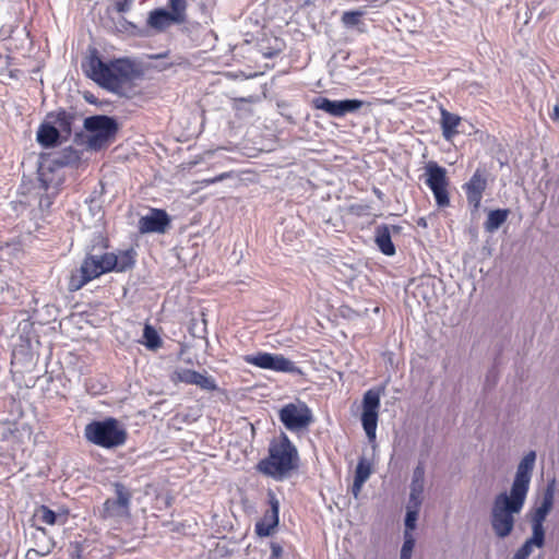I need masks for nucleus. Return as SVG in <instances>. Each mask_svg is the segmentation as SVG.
I'll list each match as a JSON object with an SVG mask.
<instances>
[{
    "label": "nucleus",
    "instance_id": "de8ad7c7",
    "mask_svg": "<svg viewBox=\"0 0 559 559\" xmlns=\"http://www.w3.org/2000/svg\"><path fill=\"white\" fill-rule=\"evenodd\" d=\"M100 243H102V248L103 249H108L109 248V240L105 237H100Z\"/></svg>",
    "mask_w": 559,
    "mask_h": 559
},
{
    "label": "nucleus",
    "instance_id": "37998d69",
    "mask_svg": "<svg viewBox=\"0 0 559 559\" xmlns=\"http://www.w3.org/2000/svg\"><path fill=\"white\" fill-rule=\"evenodd\" d=\"M365 483L366 481H358V479L354 478L353 492L355 496H357L359 493V491L361 490V487Z\"/></svg>",
    "mask_w": 559,
    "mask_h": 559
},
{
    "label": "nucleus",
    "instance_id": "09e8293b",
    "mask_svg": "<svg viewBox=\"0 0 559 559\" xmlns=\"http://www.w3.org/2000/svg\"><path fill=\"white\" fill-rule=\"evenodd\" d=\"M374 193H376V195H378V197H381V194H382V192H381L379 189H377V188L374 189Z\"/></svg>",
    "mask_w": 559,
    "mask_h": 559
},
{
    "label": "nucleus",
    "instance_id": "b1692460",
    "mask_svg": "<svg viewBox=\"0 0 559 559\" xmlns=\"http://www.w3.org/2000/svg\"><path fill=\"white\" fill-rule=\"evenodd\" d=\"M49 117H52L50 115ZM74 117L66 110H60L53 116V123L57 124L59 132H64L70 135L72 132V123Z\"/></svg>",
    "mask_w": 559,
    "mask_h": 559
},
{
    "label": "nucleus",
    "instance_id": "9d476101",
    "mask_svg": "<svg viewBox=\"0 0 559 559\" xmlns=\"http://www.w3.org/2000/svg\"><path fill=\"white\" fill-rule=\"evenodd\" d=\"M114 487L116 498H108L105 500L103 504L100 516L104 520L111 518H123L129 515L131 492L121 483H115Z\"/></svg>",
    "mask_w": 559,
    "mask_h": 559
},
{
    "label": "nucleus",
    "instance_id": "a19ab883",
    "mask_svg": "<svg viewBox=\"0 0 559 559\" xmlns=\"http://www.w3.org/2000/svg\"><path fill=\"white\" fill-rule=\"evenodd\" d=\"M71 547H72V550L70 554V559H84L83 555H82L83 548L80 543L71 544Z\"/></svg>",
    "mask_w": 559,
    "mask_h": 559
},
{
    "label": "nucleus",
    "instance_id": "79ce46f5",
    "mask_svg": "<svg viewBox=\"0 0 559 559\" xmlns=\"http://www.w3.org/2000/svg\"><path fill=\"white\" fill-rule=\"evenodd\" d=\"M352 210H353L356 214L361 215V214H367V213H369V211H370V206H369V205H361V204H359V205H353V206H352Z\"/></svg>",
    "mask_w": 559,
    "mask_h": 559
},
{
    "label": "nucleus",
    "instance_id": "ea45409f",
    "mask_svg": "<svg viewBox=\"0 0 559 559\" xmlns=\"http://www.w3.org/2000/svg\"><path fill=\"white\" fill-rule=\"evenodd\" d=\"M133 0H118L115 3V9L118 13H126L130 10Z\"/></svg>",
    "mask_w": 559,
    "mask_h": 559
},
{
    "label": "nucleus",
    "instance_id": "f257e3e1",
    "mask_svg": "<svg viewBox=\"0 0 559 559\" xmlns=\"http://www.w3.org/2000/svg\"><path fill=\"white\" fill-rule=\"evenodd\" d=\"M136 252L130 248L115 252H105L100 255L86 253L81 266L74 270L68 281V289L78 292L86 284L103 274L110 272H126L135 264Z\"/></svg>",
    "mask_w": 559,
    "mask_h": 559
},
{
    "label": "nucleus",
    "instance_id": "5701e85b",
    "mask_svg": "<svg viewBox=\"0 0 559 559\" xmlns=\"http://www.w3.org/2000/svg\"><path fill=\"white\" fill-rule=\"evenodd\" d=\"M173 21H176V17L164 9L153 10L148 16L150 26L157 29L165 28Z\"/></svg>",
    "mask_w": 559,
    "mask_h": 559
},
{
    "label": "nucleus",
    "instance_id": "4be33fe9",
    "mask_svg": "<svg viewBox=\"0 0 559 559\" xmlns=\"http://www.w3.org/2000/svg\"><path fill=\"white\" fill-rule=\"evenodd\" d=\"M509 209H497L488 213L487 219L484 223V228L488 233L497 230L509 217Z\"/></svg>",
    "mask_w": 559,
    "mask_h": 559
},
{
    "label": "nucleus",
    "instance_id": "72a5a7b5",
    "mask_svg": "<svg viewBox=\"0 0 559 559\" xmlns=\"http://www.w3.org/2000/svg\"><path fill=\"white\" fill-rule=\"evenodd\" d=\"M418 509H419V507L416 508L413 503H411V506L408 507V510L406 512V518H405V526H406L405 532H409L415 528V523H416L417 516H418Z\"/></svg>",
    "mask_w": 559,
    "mask_h": 559
},
{
    "label": "nucleus",
    "instance_id": "20e7f679",
    "mask_svg": "<svg viewBox=\"0 0 559 559\" xmlns=\"http://www.w3.org/2000/svg\"><path fill=\"white\" fill-rule=\"evenodd\" d=\"M84 437L95 445L114 449L127 442L128 432L117 418L107 417L103 420L88 423L84 428Z\"/></svg>",
    "mask_w": 559,
    "mask_h": 559
},
{
    "label": "nucleus",
    "instance_id": "4c0bfd02",
    "mask_svg": "<svg viewBox=\"0 0 559 559\" xmlns=\"http://www.w3.org/2000/svg\"><path fill=\"white\" fill-rule=\"evenodd\" d=\"M13 58L11 56H7V66L8 69L0 72V75H7L11 80H19L22 75V71L20 69H9L12 64Z\"/></svg>",
    "mask_w": 559,
    "mask_h": 559
},
{
    "label": "nucleus",
    "instance_id": "9b49d317",
    "mask_svg": "<svg viewBox=\"0 0 559 559\" xmlns=\"http://www.w3.org/2000/svg\"><path fill=\"white\" fill-rule=\"evenodd\" d=\"M487 187L488 173L485 168H477L469 180L462 186L467 203L474 212L479 210Z\"/></svg>",
    "mask_w": 559,
    "mask_h": 559
},
{
    "label": "nucleus",
    "instance_id": "2eb2a0df",
    "mask_svg": "<svg viewBox=\"0 0 559 559\" xmlns=\"http://www.w3.org/2000/svg\"><path fill=\"white\" fill-rule=\"evenodd\" d=\"M535 460L536 453L534 451H530L520 462L511 487V492L516 497L521 496L526 498Z\"/></svg>",
    "mask_w": 559,
    "mask_h": 559
},
{
    "label": "nucleus",
    "instance_id": "6e6552de",
    "mask_svg": "<svg viewBox=\"0 0 559 559\" xmlns=\"http://www.w3.org/2000/svg\"><path fill=\"white\" fill-rule=\"evenodd\" d=\"M243 361L254 367L276 372L296 373L300 372L294 361L282 354L258 352L257 354L245 355Z\"/></svg>",
    "mask_w": 559,
    "mask_h": 559
},
{
    "label": "nucleus",
    "instance_id": "1a4fd4ad",
    "mask_svg": "<svg viewBox=\"0 0 559 559\" xmlns=\"http://www.w3.org/2000/svg\"><path fill=\"white\" fill-rule=\"evenodd\" d=\"M380 408V394L377 391L368 390L362 397L361 424L369 442L376 441Z\"/></svg>",
    "mask_w": 559,
    "mask_h": 559
},
{
    "label": "nucleus",
    "instance_id": "dca6fc26",
    "mask_svg": "<svg viewBox=\"0 0 559 559\" xmlns=\"http://www.w3.org/2000/svg\"><path fill=\"white\" fill-rule=\"evenodd\" d=\"M170 225V218L165 210L152 209L150 213L139 219L140 234H164Z\"/></svg>",
    "mask_w": 559,
    "mask_h": 559
},
{
    "label": "nucleus",
    "instance_id": "c9c22d12",
    "mask_svg": "<svg viewBox=\"0 0 559 559\" xmlns=\"http://www.w3.org/2000/svg\"><path fill=\"white\" fill-rule=\"evenodd\" d=\"M62 158L63 165H76L81 160V155L76 150L69 147L64 150Z\"/></svg>",
    "mask_w": 559,
    "mask_h": 559
},
{
    "label": "nucleus",
    "instance_id": "f8f14e48",
    "mask_svg": "<svg viewBox=\"0 0 559 559\" xmlns=\"http://www.w3.org/2000/svg\"><path fill=\"white\" fill-rule=\"evenodd\" d=\"M314 109L323 110L333 117H344L362 106L359 99L331 100L323 96L314 97L311 102Z\"/></svg>",
    "mask_w": 559,
    "mask_h": 559
},
{
    "label": "nucleus",
    "instance_id": "2f4dec72",
    "mask_svg": "<svg viewBox=\"0 0 559 559\" xmlns=\"http://www.w3.org/2000/svg\"><path fill=\"white\" fill-rule=\"evenodd\" d=\"M533 528V536L527 539V542H531L532 545H535L537 547H543L545 542V532L543 525L539 524H532Z\"/></svg>",
    "mask_w": 559,
    "mask_h": 559
},
{
    "label": "nucleus",
    "instance_id": "c756f323",
    "mask_svg": "<svg viewBox=\"0 0 559 559\" xmlns=\"http://www.w3.org/2000/svg\"><path fill=\"white\" fill-rule=\"evenodd\" d=\"M371 475V465L366 459H360L356 466L355 477L358 481H367Z\"/></svg>",
    "mask_w": 559,
    "mask_h": 559
},
{
    "label": "nucleus",
    "instance_id": "aec40b11",
    "mask_svg": "<svg viewBox=\"0 0 559 559\" xmlns=\"http://www.w3.org/2000/svg\"><path fill=\"white\" fill-rule=\"evenodd\" d=\"M425 483V467L423 463H419L414 469L413 480L411 486L409 503H413L416 508L421 504V497L424 492Z\"/></svg>",
    "mask_w": 559,
    "mask_h": 559
},
{
    "label": "nucleus",
    "instance_id": "a18cd8bd",
    "mask_svg": "<svg viewBox=\"0 0 559 559\" xmlns=\"http://www.w3.org/2000/svg\"><path fill=\"white\" fill-rule=\"evenodd\" d=\"M254 100V98L252 96H249V97H240V98H235L234 102L237 103V102H241V103H252Z\"/></svg>",
    "mask_w": 559,
    "mask_h": 559
},
{
    "label": "nucleus",
    "instance_id": "f03ea898",
    "mask_svg": "<svg viewBox=\"0 0 559 559\" xmlns=\"http://www.w3.org/2000/svg\"><path fill=\"white\" fill-rule=\"evenodd\" d=\"M300 467V456L297 447L282 432L271 440L267 455L261 459L255 469L262 475L276 481L290 478Z\"/></svg>",
    "mask_w": 559,
    "mask_h": 559
},
{
    "label": "nucleus",
    "instance_id": "49530a36",
    "mask_svg": "<svg viewBox=\"0 0 559 559\" xmlns=\"http://www.w3.org/2000/svg\"><path fill=\"white\" fill-rule=\"evenodd\" d=\"M551 119L559 120V106L558 105H556L554 108V112L551 114Z\"/></svg>",
    "mask_w": 559,
    "mask_h": 559
},
{
    "label": "nucleus",
    "instance_id": "ddd939ff",
    "mask_svg": "<svg viewBox=\"0 0 559 559\" xmlns=\"http://www.w3.org/2000/svg\"><path fill=\"white\" fill-rule=\"evenodd\" d=\"M170 380L175 384H194L199 386L201 390L209 392H213L218 389L216 381L212 376H209L206 372L201 373L199 371L187 368H180L175 370L170 376Z\"/></svg>",
    "mask_w": 559,
    "mask_h": 559
},
{
    "label": "nucleus",
    "instance_id": "a211bd4d",
    "mask_svg": "<svg viewBox=\"0 0 559 559\" xmlns=\"http://www.w3.org/2000/svg\"><path fill=\"white\" fill-rule=\"evenodd\" d=\"M391 230L394 234H399L401 231V227L397 225L389 226V225L382 224L376 228V233H374L376 245L378 246L379 250L383 254L389 255V257L394 255L395 251H396L395 246L391 239Z\"/></svg>",
    "mask_w": 559,
    "mask_h": 559
},
{
    "label": "nucleus",
    "instance_id": "8fccbe9b",
    "mask_svg": "<svg viewBox=\"0 0 559 559\" xmlns=\"http://www.w3.org/2000/svg\"><path fill=\"white\" fill-rule=\"evenodd\" d=\"M37 530L40 531L44 535L47 534V531L45 528H43V527H38Z\"/></svg>",
    "mask_w": 559,
    "mask_h": 559
},
{
    "label": "nucleus",
    "instance_id": "412c9836",
    "mask_svg": "<svg viewBox=\"0 0 559 559\" xmlns=\"http://www.w3.org/2000/svg\"><path fill=\"white\" fill-rule=\"evenodd\" d=\"M59 136V129L48 123H43L37 132V141L45 147L55 146L58 143Z\"/></svg>",
    "mask_w": 559,
    "mask_h": 559
},
{
    "label": "nucleus",
    "instance_id": "4468645a",
    "mask_svg": "<svg viewBox=\"0 0 559 559\" xmlns=\"http://www.w3.org/2000/svg\"><path fill=\"white\" fill-rule=\"evenodd\" d=\"M270 510H266L261 520L255 523L254 532L259 537H267L273 534L280 523V501L276 495L267 491Z\"/></svg>",
    "mask_w": 559,
    "mask_h": 559
},
{
    "label": "nucleus",
    "instance_id": "58836bf2",
    "mask_svg": "<svg viewBox=\"0 0 559 559\" xmlns=\"http://www.w3.org/2000/svg\"><path fill=\"white\" fill-rule=\"evenodd\" d=\"M532 551L531 542H525L524 545L516 551L514 558L516 559H526Z\"/></svg>",
    "mask_w": 559,
    "mask_h": 559
},
{
    "label": "nucleus",
    "instance_id": "39448f33",
    "mask_svg": "<svg viewBox=\"0 0 559 559\" xmlns=\"http://www.w3.org/2000/svg\"><path fill=\"white\" fill-rule=\"evenodd\" d=\"M524 497H516L510 492L499 493L493 501L491 509V526L499 538H504L511 534L514 527V513H519L524 504Z\"/></svg>",
    "mask_w": 559,
    "mask_h": 559
},
{
    "label": "nucleus",
    "instance_id": "bb28decb",
    "mask_svg": "<svg viewBox=\"0 0 559 559\" xmlns=\"http://www.w3.org/2000/svg\"><path fill=\"white\" fill-rule=\"evenodd\" d=\"M115 136L106 135V134H98V133H92L88 136L87 145L90 148L94 151H99L110 143L111 140H114Z\"/></svg>",
    "mask_w": 559,
    "mask_h": 559
},
{
    "label": "nucleus",
    "instance_id": "473e14b6",
    "mask_svg": "<svg viewBox=\"0 0 559 559\" xmlns=\"http://www.w3.org/2000/svg\"><path fill=\"white\" fill-rule=\"evenodd\" d=\"M414 546L415 539L412 534L409 532H405V539L401 549V559H411Z\"/></svg>",
    "mask_w": 559,
    "mask_h": 559
},
{
    "label": "nucleus",
    "instance_id": "7ed1b4c3",
    "mask_svg": "<svg viewBox=\"0 0 559 559\" xmlns=\"http://www.w3.org/2000/svg\"><path fill=\"white\" fill-rule=\"evenodd\" d=\"M85 73L102 87L126 95L124 88L134 79L136 71L127 59H116L107 63L97 55H92L85 66Z\"/></svg>",
    "mask_w": 559,
    "mask_h": 559
},
{
    "label": "nucleus",
    "instance_id": "e433bc0d",
    "mask_svg": "<svg viewBox=\"0 0 559 559\" xmlns=\"http://www.w3.org/2000/svg\"><path fill=\"white\" fill-rule=\"evenodd\" d=\"M233 175V171H226V173H222L213 178H206V179H202L200 181H198L197 183L200 186V188H205V187H209L213 183H216L218 181H223L227 178H230Z\"/></svg>",
    "mask_w": 559,
    "mask_h": 559
},
{
    "label": "nucleus",
    "instance_id": "393cba45",
    "mask_svg": "<svg viewBox=\"0 0 559 559\" xmlns=\"http://www.w3.org/2000/svg\"><path fill=\"white\" fill-rule=\"evenodd\" d=\"M143 337H144V345L148 349H153L154 350V349H157V348L162 347V345H163L162 338L159 337L158 333L150 324H146L144 326Z\"/></svg>",
    "mask_w": 559,
    "mask_h": 559
},
{
    "label": "nucleus",
    "instance_id": "f3484780",
    "mask_svg": "<svg viewBox=\"0 0 559 559\" xmlns=\"http://www.w3.org/2000/svg\"><path fill=\"white\" fill-rule=\"evenodd\" d=\"M84 128L91 133L116 136L118 132L117 121L108 116L96 115L84 120Z\"/></svg>",
    "mask_w": 559,
    "mask_h": 559
},
{
    "label": "nucleus",
    "instance_id": "6ab92c4d",
    "mask_svg": "<svg viewBox=\"0 0 559 559\" xmlns=\"http://www.w3.org/2000/svg\"><path fill=\"white\" fill-rule=\"evenodd\" d=\"M462 118L447 110L444 107H440V127L442 135L445 140H452L459 133V126L461 124Z\"/></svg>",
    "mask_w": 559,
    "mask_h": 559
},
{
    "label": "nucleus",
    "instance_id": "c85d7f7f",
    "mask_svg": "<svg viewBox=\"0 0 559 559\" xmlns=\"http://www.w3.org/2000/svg\"><path fill=\"white\" fill-rule=\"evenodd\" d=\"M364 12L361 11H346L342 15V23L344 26L352 28L361 24V17Z\"/></svg>",
    "mask_w": 559,
    "mask_h": 559
},
{
    "label": "nucleus",
    "instance_id": "a878e982",
    "mask_svg": "<svg viewBox=\"0 0 559 559\" xmlns=\"http://www.w3.org/2000/svg\"><path fill=\"white\" fill-rule=\"evenodd\" d=\"M551 507H552V496L550 493L544 498L542 504L536 509V511L533 515L532 524L543 525Z\"/></svg>",
    "mask_w": 559,
    "mask_h": 559
},
{
    "label": "nucleus",
    "instance_id": "7c9ffc66",
    "mask_svg": "<svg viewBox=\"0 0 559 559\" xmlns=\"http://www.w3.org/2000/svg\"><path fill=\"white\" fill-rule=\"evenodd\" d=\"M168 4L176 21L181 20L187 9L186 0H168Z\"/></svg>",
    "mask_w": 559,
    "mask_h": 559
},
{
    "label": "nucleus",
    "instance_id": "cd10ccee",
    "mask_svg": "<svg viewBox=\"0 0 559 559\" xmlns=\"http://www.w3.org/2000/svg\"><path fill=\"white\" fill-rule=\"evenodd\" d=\"M35 518L47 525H55L57 522V514L47 506H40L37 508Z\"/></svg>",
    "mask_w": 559,
    "mask_h": 559
},
{
    "label": "nucleus",
    "instance_id": "423d86ee",
    "mask_svg": "<svg viewBox=\"0 0 559 559\" xmlns=\"http://www.w3.org/2000/svg\"><path fill=\"white\" fill-rule=\"evenodd\" d=\"M425 183L431 190L436 204L440 209L449 207L450 179L444 167L436 162H429L425 167Z\"/></svg>",
    "mask_w": 559,
    "mask_h": 559
},
{
    "label": "nucleus",
    "instance_id": "0eeeda50",
    "mask_svg": "<svg viewBox=\"0 0 559 559\" xmlns=\"http://www.w3.org/2000/svg\"><path fill=\"white\" fill-rule=\"evenodd\" d=\"M278 418L289 431L307 429L313 423L310 407L302 401L285 404L278 412Z\"/></svg>",
    "mask_w": 559,
    "mask_h": 559
},
{
    "label": "nucleus",
    "instance_id": "c03bdc74",
    "mask_svg": "<svg viewBox=\"0 0 559 559\" xmlns=\"http://www.w3.org/2000/svg\"><path fill=\"white\" fill-rule=\"evenodd\" d=\"M272 551L277 557L282 552V547L278 544H272Z\"/></svg>",
    "mask_w": 559,
    "mask_h": 559
},
{
    "label": "nucleus",
    "instance_id": "f704fd0d",
    "mask_svg": "<svg viewBox=\"0 0 559 559\" xmlns=\"http://www.w3.org/2000/svg\"><path fill=\"white\" fill-rule=\"evenodd\" d=\"M52 548H53V543L50 542L46 547L28 549L26 552V558L27 559H37L39 557H45L51 552Z\"/></svg>",
    "mask_w": 559,
    "mask_h": 559
}]
</instances>
